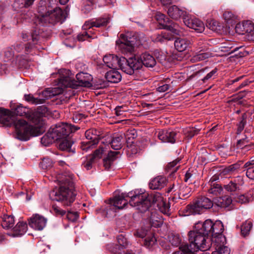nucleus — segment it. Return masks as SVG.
<instances>
[{"label":"nucleus","mask_w":254,"mask_h":254,"mask_svg":"<svg viewBox=\"0 0 254 254\" xmlns=\"http://www.w3.org/2000/svg\"><path fill=\"white\" fill-rule=\"evenodd\" d=\"M124 142V135L123 134H116L112 139L110 138L106 143L110 144L111 147L114 150H120L123 147Z\"/></svg>","instance_id":"nucleus-20"},{"label":"nucleus","mask_w":254,"mask_h":254,"mask_svg":"<svg viewBox=\"0 0 254 254\" xmlns=\"http://www.w3.org/2000/svg\"><path fill=\"white\" fill-rule=\"evenodd\" d=\"M224 187L227 191L231 192L240 190V188L232 181H230L228 184L225 185Z\"/></svg>","instance_id":"nucleus-52"},{"label":"nucleus","mask_w":254,"mask_h":254,"mask_svg":"<svg viewBox=\"0 0 254 254\" xmlns=\"http://www.w3.org/2000/svg\"><path fill=\"white\" fill-rule=\"evenodd\" d=\"M235 31L236 32L238 33L239 34L243 35L246 34L244 22H243L242 24H237L235 26Z\"/></svg>","instance_id":"nucleus-58"},{"label":"nucleus","mask_w":254,"mask_h":254,"mask_svg":"<svg viewBox=\"0 0 254 254\" xmlns=\"http://www.w3.org/2000/svg\"><path fill=\"white\" fill-rule=\"evenodd\" d=\"M216 250H218L220 254H230L229 249L225 246H220L216 248Z\"/></svg>","instance_id":"nucleus-64"},{"label":"nucleus","mask_w":254,"mask_h":254,"mask_svg":"<svg viewBox=\"0 0 254 254\" xmlns=\"http://www.w3.org/2000/svg\"><path fill=\"white\" fill-rule=\"evenodd\" d=\"M157 207L161 212L169 216L170 215V205L168 202L164 200L157 204Z\"/></svg>","instance_id":"nucleus-39"},{"label":"nucleus","mask_w":254,"mask_h":254,"mask_svg":"<svg viewBox=\"0 0 254 254\" xmlns=\"http://www.w3.org/2000/svg\"><path fill=\"white\" fill-rule=\"evenodd\" d=\"M191 189L185 185H181L179 189V197L181 199H186L190 195Z\"/></svg>","instance_id":"nucleus-37"},{"label":"nucleus","mask_w":254,"mask_h":254,"mask_svg":"<svg viewBox=\"0 0 254 254\" xmlns=\"http://www.w3.org/2000/svg\"><path fill=\"white\" fill-rule=\"evenodd\" d=\"M207 26H208L209 28L212 31L216 32H218L220 31L222 27L219 23H218L217 21L213 20L211 21Z\"/></svg>","instance_id":"nucleus-53"},{"label":"nucleus","mask_w":254,"mask_h":254,"mask_svg":"<svg viewBox=\"0 0 254 254\" xmlns=\"http://www.w3.org/2000/svg\"><path fill=\"white\" fill-rule=\"evenodd\" d=\"M0 124L6 127L14 125L17 137L21 140H27L30 136H37L39 133V128L28 125L24 120L15 121V117L13 115V112L2 108H0Z\"/></svg>","instance_id":"nucleus-1"},{"label":"nucleus","mask_w":254,"mask_h":254,"mask_svg":"<svg viewBox=\"0 0 254 254\" xmlns=\"http://www.w3.org/2000/svg\"><path fill=\"white\" fill-rule=\"evenodd\" d=\"M95 27L94 19H92L90 20L86 21L83 25V29L84 30H89L91 28Z\"/></svg>","instance_id":"nucleus-60"},{"label":"nucleus","mask_w":254,"mask_h":254,"mask_svg":"<svg viewBox=\"0 0 254 254\" xmlns=\"http://www.w3.org/2000/svg\"><path fill=\"white\" fill-rule=\"evenodd\" d=\"M43 117V113H42L39 111H31L29 112V115H27V118L31 122H32L35 125H38L40 124L41 122V126H42V118ZM40 130V128L37 127ZM44 131V129L41 127V132L39 130V133L38 135L42 133Z\"/></svg>","instance_id":"nucleus-17"},{"label":"nucleus","mask_w":254,"mask_h":254,"mask_svg":"<svg viewBox=\"0 0 254 254\" xmlns=\"http://www.w3.org/2000/svg\"><path fill=\"white\" fill-rule=\"evenodd\" d=\"M253 224L251 221L246 222L241 226V234L244 236H246L249 234L251 228H252Z\"/></svg>","instance_id":"nucleus-42"},{"label":"nucleus","mask_w":254,"mask_h":254,"mask_svg":"<svg viewBox=\"0 0 254 254\" xmlns=\"http://www.w3.org/2000/svg\"><path fill=\"white\" fill-rule=\"evenodd\" d=\"M14 217L11 215H4L2 218L1 226L3 228L8 229L13 226Z\"/></svg>","instance_id":"nucleus-36"},{"label":"nucleus","mask_w":254,"mask_h":254,"mask_svg":"<svg viewBox=\"0 0 254 254\" xmlns=\"http://www.w3.org/2000/svg\"><path fill=\"white\" fill-rule=\"evenodd\" d=\"M232 202V199L228 195L219 197L214 199V204L221 208H226L229 206Z\"/></svg>","instance_id":"nucleus-26"},{"label":"nucleus","mask_w":254,"mask_h":254,"mask_svg":"<svg viewBox=\"0 0 254 254\" xmlns=\"http://www.w3.org/2000/svg\"><path fill=\"white\" fill-rule=\"evenodd\" d=\"M246 34H250L253 37L254 34V24L250 21L244 22Z\"/></svg>","instance_id":"nucleus-48"},{"label":"nucleus","mask_w":254,"mask_h":254,"mask_svg":"<svg viewBox=\"0 0 254 254\" xmlns=\"http://www.w3.org/2000/svg\"><path fill=\"white\" fill-rule=\"evenodd\" d=\"M213 222L209 219L203 222H198L195 225V229L199 234H203L207 237H210Z\"/></svg>","instance_id":"nucleus-14"},{"label":"nucleus","mask_w":254,"mask_h":254,"mask_svg":"<svg viewBox=\"0 0 254 254\" xmlns=\"http://www.w3.org/2000/svg\"><path fill=\"white\" fill-rule=\"evenodd\" d=\"M27 229V223L23 221H20L12 229L9 235L13 237H20L26 232Z\"/></svg>","instance_id":"nucleus-19"},{"label":"nucleus","mask_w":254,"mask_h":254,"mask_svg":"<svg viewBox=\"0 0 254 254\" xmlns=\"http://www.w3.org/2000/svg\"><path fill=\"white\" fill-rule=\"evenodd\" d=\"M85 136L89 141L82 142L80 148L82 150L86 151L90 149L92 146L97 144L99 140L104 137L102 131L95 128L87 130L85 132Z\"/></svg>","instance_id":"nucleus-11"},{"label":"nucleus","mask_w":254,"mask_h":254,"mask_svg":"<svg viewBox=\"0 0 254 254\" xmlns=\"http://www.w3.org/2000/svg\"><path fill=\"white\" fill-rule=\"evenodd\" d=\"M56 141L67 138L70 133L75 132L80 127L67 123H60L50 128Z\"/></svg>","instance_id":"nucleus-9"},{"label":"nucleus","mask_w":254,"mask_h":254,"mask_svg":"<svg viewBox=\"0 0 254 254\" xmlns=\"http://www.w3.org/2000/svg\"><path fill=\"white\" fill-rule=\"evenodd\" d=\"M151 206L150 202L149 200H148L147 197L143 199L140 203L137 206V209L143 213L146 212L149 208Z\"/></svg>","instance_id":"nucleus-41"},{"label":"nucleus","mask_w":254,"mask_h":254,"mask_svg":"<svg viewBox=\"0 0 254 254\" xmlns=\"http://www.w3.org/2000/svg\"><path fill=\"white\" fill-rule=\"evenodd\" d=\"M188 240L189 243H192L193 247L197 250L202 251L208 250L211 244V238L206 236L199 234L198 231H190L188 233Z\"/></svg>","instance_id":"nucleus-7"},{"label":"nucleus","mask_w":254,"mask_h":254,"mask_svg":"<svg viewBox=\"0 0 254 254\" xmlns=\"http://www.w3.org/2000/svg\"><path fill=\"white\" fill-rule=\"evenodd\" d=\"M59 148L63 151H69L72 145V142L67 138L59 141Z\"/></svg>","instance_id":"nucleus-40"},{"label":"nucleus","mask_w":254,"mask_h":254,"mask_svg":"<svg viewBox=\"0 0 254 254\" xmlns=\"http://www.w3.org/2000/svg\"><path fill=\"white\" fill-rule=\"evenodd\" d=\"M130 193H122L120 195L115 196L114 198L110 199V203L119 209H123L128 203V201L126 198L130 196Z\"/></svg>","instance_id":"nucleus-16"},{"label":"nucleus","mask_w":254,"mask_h":254,"mask_svg":"<svg viewBox=\"0 0 254 254\" xmlns=\"http://www.w3.org/2000/svg\"><path fill=\"white\" fill-rule=\"evenodd\" d=\"M148 200H149L150 204L160 203L163 200L160 193L158 192H151L150 194H146Z\"/></svg>","instance_id":"nucleus-34"},{"label":"nucleus","mask_w":254,"mask_h":254,"mask_svg":"<svg viewBox=\"0 0 254 254\" xmlns=\"http://www.w3.org/2000/svg\"><path fill=\"white\" fill-rule=\"evenodd\" d=\"M55 141H56V140L55 138V137L50 128L49 129L48 132L46 134H45L41 138V143L45 146H48L49 145L52 144Z\"/></svg>","instance_id":"nucleus-32"},{"label":"nucleus","mask_w":254,"mask_h":254,"mask_svg":"<svg viewBox=\"0 0 254 254\" xmlns=\"http://www.w3.org/2000/svg\"><path fill=\"white\" fill-rule=\"evenodd\" d=\"M25 100L28 102H30L33 104H43L44 103L45 100L43 99L35 98L31 94L25 95L24 96Z\"/></svg>","instance_id":"nucleus-49"},{"label":"nucleus","mask_w":254,"mask_h":254,"mask_svg":"<svg viewBox=\"0 0 254 254\" xmlns=\"http://www.w3.org/2000/svg\"><path fill=\"white\" fill-rule=\"evenodd\" d=\"M218 179L217 177L213 176L211 178L208 184V190L207 192L213 195H218L220 194L222 191V187L221 185L215 182L216 179Z\"/></svg>","instance_id":"nucleus-21"},{"label":"nucleus","mask_w":254,"mask_h":254,"mask_svg":"<svg viewBox=\"0 0 254 254\" xmlns=\"http://www.w3.org/2000/svg\"><path fill=\"white\" fill-rule=\"evenodd\" d=\"M250 141L248 137L242 138L237 141V146L238 148H243L244 146H246L247 143Z\"/></svg>","instance_id":"nucleus-62"},{"label":"nucleus","mask_w":254,"mask_h":254,"mask_svg":"<svg viewBox=\"0 0 254 254\" xmlns=\"http://www.w3.org/2000/svg\"><path fill=\"white\" fill-rule=\"evenodd\" d=\"M156 242V239L153 235L147 236L144 240V245L145 247L149 248L152 247Z\"/></svg>","instance_id":"nucleus-46"},{"label":"nucleus","mask_w":254,"mask_h":254,"mask_svg":"<svg viewBox=\"0 0 254 254\" xmlns=\"http://www.w3.org/2000/svg\"><path fill=\"white\" fill-rule=\"evenodd\" d=\"M29 226L36 230H41L46 226L47 220L39 214L33 215L29 220Z\"/></svg>","instance_id":"nucleus-15"},{"label":"nucleus","mask_w":254,"mask_h":254,"mask_svg":"<svg viewBox=\"0 0 254 254\" xmlns=\"http://www.w3.org/2000/svg\"><path fill=\"white\" fill-rule=\"evenodd\" d=\"M94 156H88L86 158V160L82 163V165L87 170H89L92 168V164L94 162Z\"/></svg>","instance_id":"nucleus-54"},{"label":"nucleus","mask_w":254,"mask_h":254,"mask_svg":"<svg viewBox=\"0 0 254 254\" xmlns=\"http://www.w3.org/2000/svg\"><path fill=\"white\" fill-rule=\"evenodd\" d=\"M214 205V200L205 196H200L197 198L192 204L188 205L187 210L191 214H200L203 210L209 209Z\"/></svg>","instance_id":"nucleus-10"},{"label":"nucleus","mask_w":254,"mask_h":254,"mask_svg":"<svg viewBox=\"0 0 254 254\" xmlns=\"http://www.w3.org/2000/svg\"><path fill=\"white\" fill-rule=\"evenodd\" d=\"M58 85L61 86L52 89V95L53 96L60 94L63 92V88L70 87L76 88L78 86L89 87L91 85L90 81L92 79L91 75L87 73L79 72L76 75L77 81L73 79V77L69 70L63 69L59 71Z\"/></svg>","instance_id":"nucleus-2"},{"label":"nucleus","mask_w":254,"mask_h":254,"mask_svg":"<svg viewBox=\"0 0 254 254\" xmlns=\"http://www.w3.org/2000/svg\"><path fill=\"white\" fill-rule=\"evenodd\" d=\"M60 187L57 191H53L50 196L53 200L61 202L64 206H70L74 201L76 194L70 176L62 175L59 177Z\"/></svg>","instance_id":"nucleus-3"},{"label":"nucleus","mask_w":254,"mask_h":254,"mask_svg":"<svg viewBox=\"0 0 254 254\" xmlns=\"http://www.w3.org/2000/svg\"><path fill=\"white\" fill-rule=\"evenodd\" d=\"M79 215L77 212L68 211L66 215L67 218L72 222L75 221L78 218Z\"/></svg>","instance_id":"nucleus-59"},{"label":"nucleus","mask_w":254,"mask_h":254,"mask_svg":"<svg viewBox=\"0 0 254 254\" xmlns=\"http://www.w3.org/2000/svg\"><path fill=\"white\" fill-rule=\"evenodd\" d=\"M199 130V129H197L195 127H190L185 130V133L187 137L191 138L195 135L198 134Z\"/></svg>","instance_id":"nucleus-50"},{"label":"nucleus","mask_w":254,"mask_h":254,"mask_svg":"<svg viewBox=\"0 0 254 254\" xmlns=\"http://www.w3.org/2000/svg\"><path fill=\"white\" fill-rule=\"evenodd\" d=\"M107 80L112 83H118L121 81L122 76L120 73L115 70H111L105 74Z\"/></svg>","instance_id":"nucleus-28"},{"label":"nucleus","mask_w":254,"mask_h":254,"mask_svg":"<svg viewBox=\"0 0 254 254\" xmlns=\"http://www.w3.org/2000/svg\"><path fill=\"white\" fill-rule=\"evenodd\" d=\"M167 180L163 176H157L152 179L149 183V187L152 190H160L167 184Z\"/></svg>","instance_id":"nucleus-22"},{"label":"nucleus","mask_w":254,"mask_h":254,"mask_svg":"<svg viewBox=\"0 0 254 254\" xmlns=\"http://www.w3.org/2000/svg\"><path fill=\"white\" fill-rule=\"evenodd\" d=\"M213 239V241L216 244V247H218V246H225V244L226 243V239L223 234L214 237Z\"/></svg>","instance_id":"nucleus-51"},{"label":"nucleus","mask_w":254,"mask_h":254,"mask_svg":"<svg viewBox=\"0 0 254 254\" xmlns=\"http://www.w3.org/2000/svg\"><path fill=\"white\" fill-rule=\"evenodd\" d=\"M119 38L116 44L122 53H127L132 52L135 46L142 45L144 37L143 35L131 31L120 34Z\"/></svg>","instance_id":"nucleus-4"},{"label":"nucleus","mask_w":254,"mask_h":254,"mask_svg":"<svg viewBox=\"0 0 254 254\" xmlns=\"http://www.w3.org/2000/svg\"><path fill=\"white\" fill-rule=\"evenodd\" d=\"M12 110L14 116H25L26 118L30 112V109L22 106L21 105H16L15 107H13Z\"/></svg>","instance_id":"nucleus-31"},{"label":"nucleus","mask_w":254,"mask_h":254,"mask_svg":"<svg viewBox=\"0 0 254 254\" xmlns=\"http://www.w3.org/2000/svg\"><path fill=\"white\" fill-rule=\"evenodd\" d=\"M52 212L57 216H63L65 214V211L62 210L59 206L53 205L52 206Z\"/></svg>","instance_id":"nucleus-57"},{"label":"nucleus","mask_w":254,"mask_h":254,"mask_svg":"<svg viewBox=\"0 0 254 254\" xmlns=\"http://www.w3.org/2000/svg\"><path fill=\"white\" fill-rule=\"evenodd\" d=\"M35 45H34V43L32 42L24 44V53L26 54H28L31 52V50L35 47Z\"/></svg>","instance_id":"nucleus-63"},{"label":"nucleus","mask_w":254,"mask_h":254,"mask_svg":"<svg viewBox=\"0 0 254 254\" xmlns=\"http://www.w3.org/2000/svg\"><path fill=\"white\" fill-rule=\"evenodd\" d=\"M183 21L186 26L198 33H201L204 30V25L201 21L197 18H192L188 14L184 16Z\"/></svg>","instance_id":"nucleus-13"},{"label":"nucleus","mask_w":254,"mask_h":254,"mask_svg":"<svg viewBox=\"0 0 254 254\" xmlns=\"http://www.w3.org/2000/svg\"><path fill=\"white\" fill-rule=\"evenodd\" d=\"M129 65L132 70L130 75L134 73V70L140 69L143 65L147 67H153L156 64L155 59L149 53L145 52L140 57H134L129 58Z\"/></svg>","instance_id":"nucleus-5"},{"label":"nucleus","mask_w":254,"mask_h":254,"mask_svg":"<svg viewBox=\"0 0 254 254\" xmlns=\"http://www.w3.org/2000/svg\"><path fill=\"white\" fill-rule=\"evenodd\" d=\"M120 153L118 151H110L106 158L103 160L104 166L106 169H109L114 161H115L117 157L116 156Z\"/></svg>","instance_id":"nucleus-30"},{"label":"nucleus","mask_w":254,"mask_h":254,"mask_svg":"<svg viewBox=\"0 0 254 254\" xmlns=\"http://www.w3.org/2000/svg\"><path fill=\"white\" fill-rule=\"evenodd\" d=\"M65 18L62 9L57 7L52 10L47 11L45 14L38 17L35 22L38 23L39 24L55 25L58 22H62Z\"/></svg>","instance_id":"nucleus-8"},{"label":"nucleus","mask_w":254,"mask_h":254,"mask_svg":"<svg viewBox=\"0 0 254 254\" xmlns=\"http://www.w3.org/2000/svg\"><path fill=\"white\" fill-rule=\"evenodd\" d=\"M209 57V54L206 53H202L193 56L194 61H203Z\"/></svg>","instance_id":"nucleus-61"},{"label":"nucleus","mask_w":254,"mask_h":254,"mask_svg":"<svg viewBox=\"0 0 254 254\" xmlns=\"http://www.w3.org/2000/svg\"><path fill=\"white\" fill-rule=\"evenodd\" d=\"M167 13L171 18L175 20L179 19L182 16H183V19H184V16L187 15L186 12L180 9L175 5L168 8Z\"/></svg>","instance_id":"nucleus-23"},{"label":"nucleus","mask_w":254,"mask_h":254,"mask_svg":"<svg viewBox=\"0 0 254 254\" xmlns=\"http://www.w3.org/2000/svg\"><path fill=\"white\" fill-rule=\"evenodd\" d=\"M164 14L160 12L157 13L156 15V20L159 21L163 29L169 30L174 34L179 35L181 32V27L177 23L168 18H166V20Z\"/></svg>","instance_id":"nucleus-12"},{"label":"nucleus","mask_w":254,"mask_h":254,"mask_svg":"<svg viewBox=\"0 0 254 254\" xmlns=\"http://www.w3.org/2000/svg\"><path fill=\"white\" fill-rule=\"evenodd\" d=\"M176 132L173 131L162 130L158 134V138L163 142L174 143L176 141Z\"/></svg>","instance_id":"nucleus-18"},{"label":"nucleus","mask_w":254,"mask_h":254,"mask_svg":"<svg viewBox=\"0 0 254 254\" xmlns=\"http://www.w3.org/2000/svg\"><path fill=\"white\" fill-rule=\"evenodd\" d=\"M41 29L39 27H35L31 32L32 42L34 45H37L39 43L41 38Z\"/></svg>","instance_id":"nucleus-38"},{"label":"nucleus","mask_w":254,"mask_h":254,"mask_svg":"<svg viewBox=\"0 0 254 254\" xmlns=\"http://www.w3.org/2000/svg\"><path fill=\"white\" fill-rule=\"evenodd\" d=\"M247 115L246 113L243 114L239 123L238 124V128L237 133L238 134L240 133L244 129L245 126L247 123Z\"/></svg>","instance_id":"nucleus-44"},{"label":"nucleus","mask_w":254,"mask_h":254,"mask_svg":"<svg viewBox=\"0 0 254 254\" xmlns=\"http://www.w3.org/2000/svg\"><path fill=\"white\" fill-rule=\"evenodd\" d=\"M51 161L48 158H44L40 163V167L43 169H47L52 166Z\"/></svg>","instance_id":"nucleus-56"},{"label":"nucleus","mask_w":254,"mask_h":254,"mask_svg":"<svg viewBox=\"0 0 254 254\" xmlns=\"http://www.w3.org/2000/svg\"><path fill=\"white\" fill-rule=\"evenodd\" d=\"M94 19V22L95 24L96 27H101L103 26H106L107 24L109 22V18L105 17V18H98Z\"/></svg>","instance_id":"nucleus-45"},{"label":"nucleus","mask_w":254,"mask_h":254,"mask_svg":"<svg viewBox=\"0 0 254 254\" xmlns=\"http://www.w3.org/2000/svg\"><path fill=\"white\" fill-rule=\"evenodd\" d=\"M169 241L173 246L178 247L181 243V238L179 235L172 234L169 237Z\"/></svg>","instance_id":"nucleus-47"},{"label":"nucleus","mask_w":254,"mask_h":254,"mask_svg":"<svg viewBox=\"0 0 254 254\" xmlns=\"http://www.w3.org/2000/svg\"><path fill=\"white\" fill-rule=\"evenodd\" d=\"M223 17L227 22L232 25L233 23L235 24L237 17L231 11H225L223 14Z\"/></svg>","instance_id":"nucleus-43"},{"label":"nucleus","mask_w":254,"mask_h":254,"mask_svg":"<svg viewBox=\"0 0 254 254\" xmlns=\"http://www.w3.org/2000/svg\"><path fill=\"white\" fill-rule=\"evenodd\" d=\"M190 40L187 39L177 38L174 42L175 48L179 52L185 51L191 45Z\"/></svg>","instance_id":"nucleus-24"},{"label":"nucleus","mask_w":254,"mask_h":254,"mask_svg":"<svg viewBox=\"0 0 254 254\" xmlns=\"http://www.w3.org/2000/svg\"><path fill=\"white\" fill-rule=\"evenodd\" d=\"M130 199L129 201V204L132 206L137 207L141 201L146 198V194L144 193L132 194V192H130Z\"/></svg>","instance_id":"nucleus-27"},{"label":"nucleus","mask_w":254,"mask_h":254,"mask_svg":"<svg viewBox=\"0 0 254 254\" xmlns=\"http://www.w3.org/2000/svg\"><path fill=\"white\" fill-rule=\"evenodd\" d=\"M210 236L212 238L222 235L224 231V226L223 223L220 221H216L215 223H213Z\"/></svg>","instance_id":"nucleus-29"},{"label":"nucleus","mask_w":254,"mask_h":254,"mask_svg":"<svg viewBox=\"0 0 254 254\" xmlns=\"http://www.w3.org/2000/svg\"><path fill=\"white\" fill-rule=\"evenodd\" d=\"M123 135L126 139L127 147H129V145L133 143V140L137 137V132L134 129H129Z\"/></svg>","instance_id":"nucleus-35"},{"label":"nucleus","mask_w":254,"mask_h":254,"mask_svg":"<svg viewBox=\"0 0 254 254\" xmlns=\"http://www.w3.org/2000/svg\"><path fill=\"white\" fill-rule=\"evenodd\" d=\"M149 221L150 226L156 228L160 227L163 223L162 216L155 211L151 212Z\"/></svg>","instance_id":"nucleus-25"},{"label":"nucleus","mask_w":254,"mask_h":254,"mask_svg":"<svg viewBox=\"0 0 254 254\" xmlns=\"http://www.w3.org/2000/svg\"><path fill=\"white\" fill-rule=\"evenodd\" d=\"M90 32L91 31L85 30L82 33H80L77 36L78 40L79 41H83L91 38V36L89 35Z\"/></svg>","instance_id":"nucleus-55"},{"label":"nucleus","mask_w":254,"mask_h":254,"mask_svg":"<svg viewBox=\"0 0 254 254\" xmlns=\"http://www.w3.org/2000/svg\"><path fill=\"white\" fill-rule=\"evenodd\" d=\"M179 249L183 254H196L195 251H197L196 248L193 247L192 244L190 243V244H182L180 246Z\"/></svg>","instance_id":"nucleus-33"},{"label":"nucleus","mask_w":254,"mask_h":254,"mask_svg":"<svg viewBox=\"0 0 254 254\" xmlns=\"http://www.w3.org/2000/svg\"><path fill=\"white\" fill-rule=\"evenodd\" d=\"M103 61L110 68L115 69L119 66L124 72L129 75L132 71L129 65V59L127 60L124 57L119 58L116 55H109L103 58Z\"/></svg>","instance_id":"nucleus-6"}]
</instances>
